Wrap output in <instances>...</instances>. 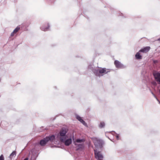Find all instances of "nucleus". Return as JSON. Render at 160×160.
I'll return each instance as SVG.
<instances>
[{"label": "nucleus", "mask_w": 160, "mask_h": 160, "mask_svg": "<svg viewBox=\"0 0 160 160\" xmlns=\"http://www.w3.org/2000/svg\"><path fill=\"white\" fill-rule=\"evenodd\" d=\"M50 27V26L48 23H47V26H42L41 28H40L41 30L42 31H47L48 30L49 28Z\"/></svg>", "instance_id": "11"}, {"label": "nucleus", "mask_w": 160, "mask_h": 160, "mask_svg": "<svg viewBox=\"0 0 160 160\" xmlns=\"http://www.w3.org/2000/svg\"><path fill=\"white\" fill-rule=\"evenodd\" d=\"M114 63L116 68H125V66L118 60H115Z\"/></svg>", "instance_id": "8"}, {"label": "nucleus", "mask_w": 160, "mask_h": 160, "mask_svg": "<svg viewBox=\"0 0 160 160\" xmlns=\"http://www.w3.org/2000/svg\"><path fill=\"white\" fill-rule=\"evenodd\" d=\"M136 58L138 59H142V56L140 55L139 52H137L135 55Z\"/></svg>", "instance_id": "13"}, {"label": "nucleus", "mask_w": 160, "mask_h": 160, "mask_svg": "<svg viewBox=\"0 0 160 160\" xmlns=\"http://www.w3.org/2000/svg\"><path fill=\"white\" fill-rule=\"evenodd\" d=\"M31 152L32 153L31 160H36L38 155V152L35 149H33L31 150Z\"/></svg>", "instance_id": "4"}, {"label": "nucleus", "mask_w": 160, "mask_h": 160, "mask_svg": "<svg viewBox=\"0 0 160 160\" xmlns=\"http://www.w3.org/2000/svg\"><path fill=\"white\" fill-rule=\"evenodd\" d=\"M84 140L83 139H80L79 138H78V139H77L76 140V142H78V143L81 142H84Z\"/></svg>", "instance_id": "17"}, {"label": "nucleus", "mask_w": 160, "mask_h": 160, "mask_svg": "<svg viewBox=\"0 0 160 160\" xmlns=\"http://www.w3.org/2000/svg\"><path fill=\"white\" fill-rule=\"evenodd\" d=\"M150 47L149 46L146 47L144 48H143L141 49H140L139 52H147L150 49Z\"/></svg>", "instance_id": "10"}, {"label": "nucleus", "mask_w": 160, "mask_h": 160, "mask_svg": "<svg viewBox=\"0 0 160 160\" xmlns=\"http://www.w3.org/2000/svg\"><path fill=\"white\" fill-rule=\"evenodd\" d=\"M105 125V123L103 122H101L100 123V124L99 125V127L100 128H102L104 127Z\"/></svg>", "instance_id": "14"}, {"label": "nucleus", "mask_w": 160, "mask_h": 160, "mask_svg": "<svg viewBox=\"0 0 160 160\" xmlns=\"http://www.w3.org/2000/svg\"><path fill=\"white\" fill-rule=\"evenodd\" d=\"M81 122L84 125H86L87 124L86 122L84 121V122Z\"/></svg>", "instance_id": "21"}, {"label": "nucleus", "mask_w": 160, "mask_h": 160, "mask_svg": "<svg viewBox=\"0 0 160 160\" xmlns=\"http://www.w3.org/2000/svg\"><path fill=\"white\" fill-rule=\"evenodd\" d=\"M16 155V153L15 151H13L10 154V157L11 158H12L13 157L15 156Z\"/></svg>", "instance_id": "16"}, {"label": "nucleus", "mask_w": 160, "mask_h": 160, "mask_svg": "<svg viewBox=\"0 0 160 160\" xmlns=\"http://www.w3.org/2000/svg\"><path fill=\"white\" fill-rule=\"evenodd\" d=\"M103 141L100 140H97V142L94 143V145L96 148L99 147L100 149L102 148Z\"/></svg>", "instance_id": "9"}, {"label": "nucleus", "mask_w": 160, "mask_h": 160, "mask_svg": "<svg viewBox=\"0 0 160 160\" xmlns=\"http://www.w3.org/2000/svg\"><path fill=\"white\" fill-rule=\"evenodd\" d=\"M159 102V103H160V102H159V101L158 99V98H157V97H156V98H155Z\"/></svg>", "instance_id": "23"}, {"label": "nucleus", "mask_w": 160, "mask_h": 160, "mask_svg": "<svg viewBox=\"0 0 160 160\" xmlns=\"http://www.w3.org/2000/svg\"><path fill=\"white\" fill-rule=\"evenodd\" d=\"M116 138L118 140L119 137L118 136V135L116 136Z\"/></svg>", "instance_id": "24"}, {"label": "nucleus", "mask_w": 160, "mask_h": 160, "mask_svg": "<svg viewBox=\"0 0 160 160\" xmlns=\"http://www.w3.org/2000/svg\"><path fill=\"white\" fill-rule=\"evenodd\" d=\"M153 74L155 80L159 84H160V72L156 71L153 73Z\"/></svg>", "instance_id": "5"}, {"label": "nucleus", "mask_w": 160, "mask_h": 160, "mask_svg": "<svg viewBox=\"0 0 160 160\" xmlns=\"http://www.w3.org/2000/svg\"><path fill=\"white\" fill-rule=\"evenodd\" d=\"M106 71V68H104L102 69H95L94 71V73L96 76H99L100 74L104 73Z\"/></svg>", "instance_id": "7"}, {"label": "nucleus", "mask_w": 160, "mask_h": 160, "mask_svg": "<svg viewBox=\"0 0 160 160\" xmlns=\"http://www.w3.org/2000/svg\"><path fill=\"white\" fill-rule=\"evenodd\" d=\"M20 28L19 26H18L17 27V28L13 30L14 32H15V33H16L20 29Z\"/></svg>", "instance_id": "18"}, {"label": "nucleus", "mask_w": 160, "mask_h": 160, "mask_svg": "<svg viewBox=\"0 0 160 160\" xmlns=\"http://www.w3.org/2000/svg\"><path fill=\"white\" fill-rule=\"evenodd\" d=\"M15 33L13 31L11 33V37H13L14 35V34Z\"/></svg>", "instance_id": "20"}, {"label": "nucleus", "mask_w": 160, "mask_h": 160, "mask_svg": "<svg viewBox=\"0 0 160 160\" xmlns=\"http://www.w3.org/2000/svg\"><path fill=\"white\" fill-rule=\"evenodd\" d=\"M76 118L80 122H84V121L81 118L80 116L78 115H77Z\"/></svg>", "instance_id": "15"}, {"label": "nucleus", "mask_w": 160, "mask_h": 160, "mask_svg": "<svg viewBox=\"0 0 160 160\" xmlns=\"http://www.w3.org/2000/svg\"><path fill=\"white\" fill-rule=\"evenodd\" d=\"M158 40L159 41H160V38L158 39Z\"/></svg>", "instance_id": "26"}, {"label": "nucleus", "mask_w": 160, "mask_h": 160, "mask_svg": "<svg viewBox=\"0 0 160 160\" xmlns=\"http://www.w3.org/2000/svg\"><path fill=\"white\" fill-rule=\"evenodd\" d=\"M66 137L64 138H60V141L61 142H64L65 145L68 146L72 143L71 138H68L66 139Z\"/></svg>", "instance_id": "3"}, {"label": "nucleus", "mask_w": 160, "mask_h": 160, "mask_svg": "<svg viewBox=\"0 0 160 160\" xmlns=\"http://www.w3.org/2000/svg\"><path fill=\"white\" fill-rule=\"evenodd\" d=\"M151 92V93H152V94L153 95V96L154 97V98H156V95L153 93L152 92V91Z\"/></svg>", "instance_id": "22"}, {"label": "nucleus", "mask_w": 160, "mask_h": 160, "mask_svg": "<svg viewBox=\"0 0 160 160\" xmlns=\"http://www.w3.org/2000/svg\"><path fill=\"white\" fill-rule=\"evenodd\" d=\"M75 145L76 146L77 150H78L80 149L81 148H82L83 147V145L82 144H78L77 143H75Z\"/></svg>", "instance_id": "12"}, {"label": "nucleus", "mask_w": 160, "mask_h": 160, "mask_svg": "<svg viewBox=\"0 0 160 160\" xmlns=\"http://www.w3.org/2000/svg\"><path fill=\"white\" fill-rule=\"evenodd\" d=\"M68 130L67 129L65 128H62L59 132L60 136V138L66 137V134Z\"/></svg>", "instance_id": "6"}, {"label": "nucleus", "mask_w": 160, "mask_h": 160, "mask_svg": "<svg viewBox=\"0 0 160 160\" xmlns=\"http://www.w3.org/2000/svg\"><path fill=\"white\" fill-rule=\"evenodd\" d=\"M95 157L99 160H102L103 158L102 154L99 151H98L97 149L94 150Z\"/></svg>", "instance_id": "2"}, {"label": "nucleus", "mask_w": 160, "mask_h": 160, "mask_svg": "<svg viewBox=\"0 0 160 160\" xmlns=\"http://www.w3.org/2000/svg\"><path fill=\"white\" fill-rule=\"evenodd\" d=\"M55 136L54 135H50L48 136H46L43 139L40 140L39 144L41 146H44L49 141L52 142L55 139Z\"/></svg>", "instance_id": "1"}, {"label": "nucleus", "mask_w": 160, "mask_h": 160, "mask_svg": "<svg viewBox=\"0 0 160 160\" xmlns=\"http://www.w3.org/2000/svg\"><path fill=\"white\" fill-rule=\"evenodd\" d=\"M153 84H156V82H154L153 83Z\"/></svg>", "instance_id": "25"}, {"label": "nucleus", "mask_w": 160, "mask_h": 160, "mask_svg": "<svg viewBox=\"0 0 160 160\" xmlns=\"http://www.w3.org/2000/svg\"><path fill=\"white\" fill-rule=\"evenodd\" d=\"M0 160H4V156L2 154L0 156Z\"/></svg>", "instance_id": "19"}]
</instances>
